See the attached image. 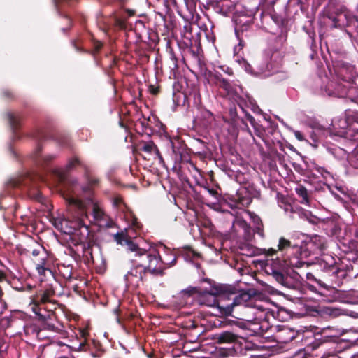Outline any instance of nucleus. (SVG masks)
Masks as SVG:
<instances>
[{
  "label": "nucleus",
  "instance_id": "nucleus-34",
  "mask_svg": "<svg viewBox=\"0 0 358 358\" xmlns=\"http://www.w3.org/2000/svg\"><path fill=\"white\" fill-rule=\"evenodd\" d=\"M187 258H195V257H199V254L194 252V250H188L187 251Z\"/></svg>",
  "mask_w": 358,
  "mask_h": 358
},
{
  "label": "nucleus",
  "instance_id": "nucleus-27",
  "mask_svg": "<svg viewBox=\"0 0 358 358\" xmlns=\"http://www.w3.org/2000/svg\"><path fill=\"white\" fill-rule=\"evenodd\" d=\"M141 149L148 153H153L157 156H159V150L157 146L152 142H148L143 144Z\"/></svg>",
  "mask_w": 358,
  "mask_h": 358
},
{
  "label": "nucleus",
  "instance_id": "nucleus-32",
  "mask_svg": "<svg viewBox=\"0 0 358 358\" xmlns=\"http://www.w3.org/2000/svg\"><path fill=\"white\" fill-rule=\"evenodd\" d=\"M29 195L31 198L38 201H42V196H41V194L38 192V191H33V192H31L29 193Z\"/></svg>",
  "mask_w": 358,
  "mask_h": 358
},
{
  "label": "nucleus",
  "instance_id": "nucleus-15",
  "mask_svg": "<svg viewBox=\"0 0 358 358\" xmlns=\"http://www.w3.org/2000/svg\"><path fill=\"white\" fill-rule=\"evenodd\" d=\"M268 313V311H266L264 309H262V315H260L259 317V319L262 320L263 321L260 324H257L255 322L250 324V329L253 331L254 334H262L268 330V324L266 322Z\"/></svg>",
  "mask_w": 358,
  "mask_h": 358
},
{
  "label": "nucleus",
  "instance_id": "nucleus-41",
  "mask_svg": "<svg viewBox=\"0 0 358 358\" xmlns=\"http://www.w3.org/2000/svg\"><path fill=\"white\" fill-rule=\"evenodd\" d=\"M80 336L85 338L87 335V331L86 329H82L80 331Z\"/></svg>",
  "mask_w": 358,
  "mask_h": 358
},
{
  "label": "nucleus",
  "instance_id": "nucleus-39",
  "mask_svg": "<svg viewBox=\"0 0 358 358\" xmlns=\"http://www.w3.org/2000/svg\"><path fill=\"white\" fill-rule=\"evenodd\" d=\"M245 117L252 125L254 124L255 119L253 117H252L249 113H245Z\"/></svg>",
  "mask_w": 358,
  "mask_h": 358
},
{
  "label": "nucleus",
  "instance_id": "nucleus-45",
  "mask_svg": "<svg viewBox=\"0 0 358 358\" xmlns=\"http://www.w3.org/2000/svg\"><path fill=\"white\" fill-rule=\"evenodd\" d=\"M52 158H53V156H52V155L46 156V157H44V160L48 161V160L52 159Z\"/></svg>",
  "mask_w": 358,
  "mask_h": 358
},
{
  "label": "nucleus",
  "instance_id": "nucleus-10",
  "mask_svg": "<svg viewBox=\"0 0 358 358\" xmlns=\"http://www.w3.org/2000/svg\"><path fill=\"white\" fill-rule=\"evenodd\" d=\"M239 248L241 255L248 257H253L258 255L261 254L262 252H264L267 256L273 257L277 252V250L274 248H270L268 250H261L249 243H243L242 245H241Z\"/></svg>",
  "mask_w": 358,
  "mask_h": 358
},
{
  "label": "nucleus",
  "instance_id": "nucleus-47",
  "mask_svg": "<svg viewBox=\"0 0 358 358\" xmlns=\"http://www.w3.org/2000/svg\"><path fill=\"white\" fill-rule=\"evenodd\" d=\"M133 224H134V226H135L136 227H139V226H138V223H137V221H136V218H134V219Z\"/></svg>",
  "mask_w": 358,
  "mask_h": 358
},
{
  "label": "nucleus",
  "instance_id": "nucleus-2",
  "mask_svg": "<svg viewBox=\"0 0 358 358\" xmlns=\"http://www.w3.org/2000/svg\"><path fill=\"white\" fill-rule=\"evenodd\" d=\"M66 200L70 215L68 218L55 220V226L64 234L75 236L79 241H85L90 234V224L103 220L105 213L92 200L84 202L73 196Z\"/></svg>",
  "mask_w": 358,
  "mask_h": 358
},
{
  "label": "nucleus",
  "instance_id": "nucleus-7",
  "mask_svg": "<svg viewBox=\"0 0 358 358\" xmlns=\"http://www.w3.org/2000/svg\"><path fill=\"white\" fill-rule=\"evenodd\" d=\"M283 267V262L277 257L276 259H271V262L266 264L265 271L268 274L271 275L279 284L286 287H290L288 278L282 272Z\"/></svg>",
  "mask_w": 358,
  "mask_h": 358
},
{
  "label": "nucleus",
  "instance_id": "nucleus-36",
  "mask_svg": "<svg viewBox=\"0 0 358 358\" xmlns=\"http://www.w3.org/2000/svg\"><path fill=\"white\" fill-rule=\"evenodd\" d=\"M295 137L299 141H303L305 140L304 136L303 134L299 131H294Z\"/></svg>",
  "mask_w": 358,
  "mask_h": 358
},
{
  "label": "nucleus",
  "instance_id": "nucleus-11",
  "mask_svg": "<svg viewBox=\"0 0 358 358\" xmlns=\"http://www.w3.org/2000/svg\"><path fill=\"white\" fill-rule=\"evenodd\" d=\"M234 203L233 206L237 208H242L248 206L252 199L248 190L245 188L239 189L236 195L232 196L231 200Z\"/></svg>",
  "mask_w": 358,
  "mask_h": 358
},
{
  "label": "nucleus",
  "instance_id": "nucleus-49",
  "mask_svg": "<svg viewBox=\"0 0 358 358\" xmlns=\"http://www.w3.org/2000/svg\"><path fill=\"white\" fill-rule=\"evenodd\" d=\"M208 192L211 195H214L215 194V192L213 189H208Z\"/></svg>",
  "mask_w": 358,
  "mask_h": 358
},
{
  "label": "nucleus",
  "instance_id": "nucleus-16",
  "mask_svg": "<svg viewBox=\"0 0 358 358\" xmlns=\"http://www.w3.org/2000/svg\"><path fill=\"white\" fill-rule=\"evenodd\" d=\"M277 327L278 329L277 337L280 339L281 342L288 343L295 338L296 334L290 327L285 325Z\"/></svg>",
  "mask_w": 358,
  "mask_h": 358
},
{
  "label": "nucleus",
  "instance_id": "nucleus-1",
  "mask_svg": "<svg viewBox=\"0 0 358 358\" xmlns=\"http://www.w3.org/2000/svg\"><path fill=\"white\" fill-rule=\"evenodd\" d=\"M115 241L120 244H127L128 250L134 254L131 259L133 266L124 276L127 287L137 288L148 272L153 275H162L167 266L173 265L176 257L172 259H163L157 250H145L129 241L123 233L115 235Z\"/></svg>",
  "mask_w": 358,
  "mask_h": 358
},
{
  "label": "nucleus",
  "instance_id": "nucleus-31",
  "mask_svg": "<svg viewBox=\"0 0 358 358\" xmlns=\"http://www.w3.org/2000/svg\"><path fill=\"white\" fill-rule=\"evenodd\" d=\"M77 165H81L80 161L78 158H76V157L73 158L68 163V164H67V169L69 170V169H72L73 167H74V166H76Z\"/></svg>",
  "mask_w": 358,
  "mask_h": 358
},
{
  "label": "nucleus",
  "instance_id": "nucleus-24",
  "mask_svg": "<svg viewBox=\"0 0 358 358\" xmlns=\"http://www.w3.org/2000/svg\"><path fill=\"white\" fill-rule=\"evenodd\" d=\"M58 271L64 279L70 280L72 278L73 267L71 265L65 264H59Z\"/></svg>",
  "mask_w": 358,
  "mask_h": 358
},
{
  "label": "nucleus",
  "instance_id": "nucleus-38",
  "mask_svg": "<svg viewBox=\"0 0 358 358\" xmlns=\"http://www.w3.org/2000/svg\"><path fill=\"white\" fill-rule=\"evenodd\" d=\"M322 358H339V357L335 354V353H332V354H327V355H324Z\"/></svg>",
  "mask_w": 358,
  "mask_h": 358
},
{
  "label": "nucleus",
  "instance_id": "nucleus-13",
  "mask_svg": "<svg viewBox=\"0 0 358 358\" xmlns=\"http://www.w3.org/2000/svg\"><path fill=\"white\" fill-rule=\"evenodd\" d=\"M40 302L41 303V305H34L32 308V310L34 313L37 315L40 320L47 321L48 320L51 319V316L52 315V313L50 311L47 312L46 313L43 314L42 313V310H45V308L43 307L45 303L50 301V292H44L41 296L39 299Z\"/></svg>",
  "mask_w": 358,
  "mask_h": 358
},
{
  "label": "nucleus",
  "instance_id": "nucleus-21",
  "mask_svg": "<svg viewBox=\"0 0 358 358\" xmlns=\"http://www.w3.org/2000/svg\"><path fill=\"white\" fill-rule=\"evenodd\" d=\"M217 339L219 343H236L238 341V337L229 331L220 333Z\"/></svg>",
  "mask_w": 358,
  "mask_h": 358
},
{
  "label": "nucleus",
  "instance_id": "nucleus-29",
  "mask_svg": "<svg viewBox=\"0 0 358 358\" xmlns=\"http://www.w3.org/2000/svg\"><path fill=\"white\" fill-rule=\"evenodd\" d=\"M251 22L252 20L248 19L242 25H241L240 24L242 23V20H236L237 27L236 28V31L237 32L238 29H240L241 31H246L248 27L251 24Z\"/></svg>",
  "mask_w": 358,
  "mask_h": 358
},
{
  "label": "nucleus",
  "instance_id": "nucleus-54",
  "mask_svg": "<svg viewBox=\"0 0 358 358\" xmlns=\"http://www.w3.org/2000/svg\"><path fill=\"white\" fill-rule=\"evenodd\" d=\"M357 316H358V315H357V314H356V315H353V317H357Z\"/></svg>",
  "mask_w": 358,
  "mask_h": 358
},
{
  "label": "nucleus",
  "instance_id": "nucleus-37",
  "mask_svg": "<svg viewBox=\"0 0 358 358\" xmlns=\"http://www.w3.org/2000/svg\"><path fill=\"white\" fill-rule=\"evenodd\" d=\"M94 46L95 51L98 52L101 49L102 43L99 41H95L94 42Z\"/></svg>",
  "mask_w": 358,
  "mask_h": 358
},
{
  "label": "nucleus",
  "instance_id": "nucleus-3",
  "mask_svg": "<svg viewBox=\"0 0 358 358\" xmlns=\"http://www.w3.org/2000/svg\"><path fill=\"white\" fill-rule=\"evenodd\" d=\"M353 68L342 67L337 73L338 80H331L325 87V93L329 96L348 97L354 101L358 95V89L355 86V75Z\"/></svg>",
  "mask_w": 358,
  "mask_h": 358
},
{
  "label": "nucleus",
  "instance_id": "nucleus-28",
  "mask_svg": "<svg viewBox=\"0 0 358 358\" xmlns=\"http://www.w3.org/2000/svg\"><path fill=\"white\" fill-rule=\"evenodd\" d=\"M31 254L33 258L37 257L38 256H41V257L43 258L48 257L47 251L41 245H38L36 248L33 249L31 252Z\"/></svg>",
  "mask_w": 358,
  "mask_h": 358
},
{
  "label": "nucleus",
  "instance_id": "nucleus-5",
  "mask_svg": "<svg viewBox=\"0 0 358 358\" xmlns=\"http://www.w3.org/2000/svg\"><path fill=\"white\" fill-rule=\"evenodd\" d=\"M291 250H296V252L300 251L299 256L300 257H293L289 260V265L293 268L302 270L303 268H308L310 266L313 264V262H307L303 261V258H306L310 255V252L308 253L307 251L303 249V247L301 246L298 248L297 245L294 243H292L291 241L285 239V238H281L279 240V243L278 245V251L281 252H287Z\"/></svg>",
  "mask_w": 358,
  "mask_h": 358
},
{
  "label": "nucleus",
  "instance_id": "nucleus-40",
  "mask_svg": "<svg viewBox=\"0 0 358 358\" xmlns=\"http://www.w3.org/2000/svg\"><path fill=\"white\" fill-rule=\"evenodd\" d=\"M45 325L48 329L55 331V326L53 324L47 322Z\"/></svg>",
  "mask_w": 358,
  "mask_h": 358
},
{
  "label": "nucleus",
  "instance_id": "nucleus-55",
  "mask_svg": "<svg viewBox=\"0 0 358 358\" xmlns=\"http://www.w3.org/2000/svg\"><path fill=\"white\" fill-rule=\"evenodd\" d=\"M1 278H2V275H1V274H0V279H1Z\"/></svg>",
  "mask_w": 358,
  "mask_h": 358
},
{
  "label": "nucleus",
  "instance_id": "nucleus-53",
  "mask_svg": "<svg viewBox=\"0 0 358 358\" xmlns=\"http://www.w3.org/2000/svg\"><path fill=\"white\" fill-rule=\"evenodd\" d=\"M40 150H41V147H39V146H38V147L37 148L36 152H38Z\"/></svg>",
  "mask_w": 358,
  "mask_h": 358
},
{
  "label": "nucleus",
  "instance_id": "nucleus-43",
  "mask_svg": "<svg viewBox=\"0 0 358 358\" xmlns=\"http://www.w3.org/2000/svg\"><path fill=\"white\" fill-rule=\"evenodd\" d=\"M354 234L355 236L358 238V226H355Z\"/></svg>",
  "mask_w": 358,
  "mask_h": 358
},
{
  "label": "nucleus",
  "instance_id": "nucleus-35",
  "mask_svg": "<svg viewBox=\"0 0 358 358\" xmlns=\"http://www.w3.org/2000/svg\"><path fill=\"white\" fill-rule=\"evenodd\" d=\"M219 68L225 73L228 75H231L233 73L232 69L226 66H220Z\"/></svg>",
  "mask_w": 358,
  "mask_h": 358
},
{
  "label": "nucleus",
  "instance_id": "nucleus-14",
  "mask_svg": "<svg viewBox=\"0 0 358 358\" xmlns=\"http://www.w3.org/2000/svg\"><path fill=\"white\" fill-rule=\"evenodd\" d=\"M325 245V238L322 236L315 235L311 238L310 241L308 243H306V248L304 250L306 251V250H312L313 253L318 254L324 250L326 247Z\"/></svg>",
  "mask_w": 358,
  "mask_h": 358
},
{
  "label": "nucleus",
  "instance_id": "nucleus-18",
  "mask_svg": "<svg viewBox=\"0 0 358 358\" xmlns=\"http://www.w3.org/2000/svg\"><path fill=\"white\" fill-rule=\"evenodd\" d=\"M48 257L43 258L41 257V256L32 258L33 262L36 264V269L38 274L41 275H45L47 272L50 273V274L52 273L48 265Z\"/></svg>",
  "mask_w": 358,
  "mask_h": 358
},
{
  "label": "nucleus",
  "instance_id": "nucleus-30",
  "mask_svg": "<svg viewBox=\"0 0 358 358\" xmlns=\"http://www.w3.org/2000/svg\"><path fill=\"white\" fill-rule=\"evenodd\" d=\"M296 273L297 275H299V278L301 280H303V278L305 277L307 280H311V281L316 280V279L314 277V275L311 273H310V272H307L306 271L301 270V271H300L299 273H298V272H296Z\"/></svg>",
  "mask_w": 358,
  "mask_h": 358
},
{
  "label": "nucleus",
  "instance_id": "nucleus-52",
  "mask_svg": "<svg viewBox=\"0 0 358 358\" xmlns=\"http://www.w3.org/2000/svg\"><path fill=\"white\" fill-rule=\"evenodd\" d=\"M72 183L73 185H74L75 183L77 182L76 180H73L71 182Z\"/></svg>",
  "mask_w": 358,
  "mask_h": 358
},
{
  "label": "nucleus",
  "instance_id": "nucleus-33",
  "mask_svg": "<svg viewBox=\"0 0 358 358\" xmlns=\"http://www.w3.org/2000/svg\"><path fill=\"white\" fill-rule=\"evenodd\" d=\"M76 351H85L87 350L86 344L85 341L80 342L78 347H72Z\"/></svg>",
  "mask_w": 358,
  "mask_h": 358
},
{
  "label": "nucleus",
  "instance_id": "nucleus-19",
  "mask_svg": "<svg viewBox=\"0 0 358 358\" xmlns=\"http://www.w3.org/2000/svg\"><path fill=\"white\" fill-rule=\"evenodd\" d=\"M232 229L234 231L238 232L243 231V236L247 237L250 235V227L248 223L243 219L236 217L233 222Z\"/></svg>",
  "mask_w": 358,
  "mask_h": 358
},
{
  "label": "nucleus",
  "instance_id": "nucleus-46",
  "mask_svg": "<svg viewBox=\"0 0 358 358\" xmlns=\"http://www.w3.org/2000/svg\"><path fill=\"white\" fill-rule=\"evenodd\" d=\"M119 124H120V125L122 127H124V123H123V119L122 118V117H120V120Z\"/></svg>",
  "mask_w": 358,
  "mask_h": 358
},
{
  "label": "nucleus",
  "instance_id": "nucleus-48",
  "mask_svg": "<svg viewBox=\"0 0 358 358\" xmlns=\"http://www.w3.org/2000/svg\"><path fill=\"white\" fill-rule=\"evenodd\" d=\"M289 209H290L291 210H292V207L290 205H287V206H286V208H285V211H287V210H289Z\"/></svg>",
  "mask_w": 358,
  "mask_h": 358
},
{
  "label": "nucleus",
  "instance_id": "nucleus-6",
  "mask_svg": "<svg viewBox=\"0 0 358 358\" xmlns=\"http://www.w3.org/2000/svg\"><path fill=\"white\" fill-rule=\"evenodd\" d=\"M328 17L331 20L334 27L341 28L345 26L358 34V16L352 15L349 10L343 9L336 13L335 16L328 15Z\"/></svg>",
  "mask_w": 358,
  "mask_h": 358
},
{
  "label": "nucleus",
  "instance_id": "nucleus-9",
  "mask_svg": "<svg viewBox=\"0 0 358 358\" xmlns=\"http://www.w3.org/2000/svg\"><path fill=\"white\" fill-rule=\"evenodd\" d=\"M215 83L222 88L227 94L231 96H239L243 92L241 86L238 83H231L228 80L222 78V74L215 71L213 75Z\"/></svg>",
  "mask_w": 358,
  "mask_h": 358
},
{
  "label": "nucleus",
  "instance_id": "nucleus-23",
  "mask_svg": "<svg viewBox=\"0 0 358 358\" xmlns=\"http://www.w3.org/2000/svg\"><path fill=\"white\" fill-rule=\"evenodd\" d=\"M295 192L297 195L301 198L300 202L303 204L310 206V196L307 189L302 185H299L296 187Z\"/></svg>",
  "mask_w": 358,
  "mask_h": 358
},
{
  "label": "nucleus",
  "instance_id": "nucleus-12",
  "mask_svg": "<svg viewBox=\"0 0 358 358\" xmlns=\"http://www.w3.org/2000/svg\"><path fill=\"white\" fill-rule=\"evenodd\" d=\"M251 299V296L248 292H243L233 298V302L224 307V314L231 315L233 308L237 306H248V302Z\"/></svg>",
  "mask_w": 358,
  "mask_h": 358
},
{
  "label": "nucleus",
  "instance_id": "nucleus-26",
  "mask_svg": "<svg viewBox=\"0 0 358 358\" xmlns=\"http://www.w3.org/2000/svg\"><path fill=\"white\" fill-rule=\"evenodd\" d=\"M239 106L242 112H248L249 110L252 112H262L259 110L255 101L250 99L245 103V108H243L241 105Z\"/></svg>",
  "mask_w": 358,
  "mask_h": 358
},
{
  "label": "nucleus",
  "instance_id": "nucleus-8",
  "mask_svg": "<svg viewBox=\"0 0 358 358\" xmlns=\"http://www.w3.org/2000/svg\"><path fill=\"white\" fill-rule=\"evenodd\" d=\"M229 289L230 288L227 286H220L217 289L216 293L205 292L200 296L199 303L209 307H217L222 310V313H224L225 306L220 304L219 298L222 297V294L228 292Z\"/></svg>",
  "mask_w": 358,
  "mask_h": 358
},
{
  "label": "nucleus",
  "instance_id": "nucleus-17",
  "mask_svg": "<svg viewBox=\"0 0 358 358\" xmlns=\"http://www.w3.org/2000/svg\"><path fill=\"white\" fill-rule=\"evenodd\" d=\"M330 271L332 273L331 275L332 284L336 286H341L343 284V280L348 276L347 271L338 268L336 266H332Z\"/></svg>",
  "mask_w": 358,
  "mask_h": 358
},
{
  "label": "nucleus",
  "instance_id": "nucleus-20",
  "mask_svg": "<svg viewBox=\"0 0 358 358\" xmlns=\"http://www.w3.org/2000/svg\"><path fill=\"white\" fill-rule=\"evenodd\" d=\"M155 120L156 117L154 115V113H150L148 116V118L146 119L145 116H143V120H141L140 123L141 124L142 127H144L145 129H150V131H155L156 127H159V129H162L164 130V125L159 122L155 126L153 125V122L151 119Z\"/></svg>",
  "mask_w": 358,
  "mask_h": 358
},
{
  "label": "nucleus",
  "instance_id": "nucleus-25",
  "mask_svg": "<svg viewBox=\"0 0 358 358\" xmlns=\"http://www.w3.org/2000/svg\"><path fill=\"white\" fill-rule=\"evenodd\" d=\"M7 118L12 129H17L20 125V118L18 115V113H8Z\"/></svg>",
  "mask_w": 358,
  "mask_h": 358
},
{
  "label": "nucleus",
  "instance_id": "nucleus-56",
  "mask_svg": "<svg viewBox=\"0 0 358 358\" xmlns=\"http://www.w3.org/2000/svg\"><path fill=\"white\" fill-rule=\"evenodd\" d=\"M62 358H67V357H62Z\"/></svg>",
  "mask_w": 358,
  "mask_h": 358
},
{
  "label": "nucleus",
  "instance_id": "nucleus-22",
  "mask_svg": "<svg viewBox=\"0 0 358 358\" xmlns=\"http://www.w3.org/2000/svg\"><path fill=\"white\" fill-rule=\"evenodd\" d=\"M245 213L250 217V220L252 221L255 227V232L258 234L261 237L264 236L263 233V229H262V220L255 214L253 213H251L250 211H245Z\"/></svg>",
  "mask_w": 358,
  "mask_h": 358
},
{
  "label": "nucleus",
  "instance_id": "nucleus-42",
  "mask_svg": "<svg viewBox=\"0 0 358 358\" xmlns=\"http://www.w3.org/2000/svg\"><path fill=\"white\" fill-rule=\"evenodd\" d=\"M243 44L242 41H240L238 46H236L234 48V51L236 52L238 48V50H241L243 48Z\"/></svg>",
  "mask_w": 358,
  "mask_h": 358
},
{
  "label": "nucleus",
  "instance_id": "nucleus-51",
  "mask_svg": "<svg viewBox=\"0 0 358 358\" xmlns=\"http://www.w3.org/2000/svg\"><path fill=\"white\" fill-rule=\"evenodd\" d=\"M355 199H356V201L358 204V192H357L356 195H355Z\"/></svg>",
  "mask_w": 358,
  "mask_h": 358
},
{
  "label": "nucleus",
  "instance_id": "nucleus-44",
  "mask_svg": "<svg viewBox=\"0 0 358 358\" xmlns=\"http://www.w3.org/2000/svg\"><path fill=\"white\" fill-rule=\"evenodd\" d=\"M90 182L91 183L92 185H96L98 183V180L97 179H92Z\"/></svg>",
  "mask_w": 358,
  "mask_h": 358
},
{
  "label": "nucleus",
  "instance_id": "nucleus-50",
  "mask_svg": "<svg viewBox=\"0 0 358 358\" xmlns=\"http://www.w3.org/2000/svg\"><path fill=\"white\" fill-rule=\"evenodd\" d=\"M346 32H347V33H348V34L349 35L350 38H352V33H351L350 31H348V30H347V31H346Z\"/></svg>",
  "mask_w": 358,
  "mask_h": 358
},
{
  "label": "nucleus",
  "instance_id": "nucleus-4",
  "mask_svg": "<svg viewBox=\"0 0 358 358\" xmlns=\"http://www.w3.org/2000/svg\"><path fill=\"white\" fill-rule=\"evenodd\" d=\"M278 55V52H274L271 49L266 50L255 59L252 66L243 58L237 61L247 73L255 76L266 78L275 71V57Z\"/></svg>",
  "mask_w": 358,
  "mask_h": 358
}]
</instances>
